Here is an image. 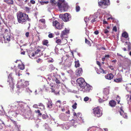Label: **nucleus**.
Returning a JSON list of instances; mask_svg holds the SVG:
<instances>
[{
	"label": "nucleus",
	"instance_id": "nucleus-1",
	"mask_svg": "<svg viewBox=\"0 0 131 131\" xmlns=\"http://www.w3.org/2000/svg\"><path fill=\"white\" fill-rule=\"evenodd\" d=\"M17 17L18 22L21 24H25L27 21H30V19L28 15L25 13L18 12L17 13Z\"/></svg>",
	"mask_w": 131,
	"mask_h": 131
},
{
	"label": "nucleus",
	"instance_id": "nucleus-2",
	"mask_svg": "<svg viewBox=\"0 0 131 131\" xmlns=\"http://www.w3.org/2000/svg\"><path fill=\"white\" fill-rule=\"evenodd\" d=\"M57 5L59 9L63 10L64 11L67 10L68 7L64 0H58Z\"/></svg>",
	"mask_w": 131,
	"mask_h": 131
},
{
	"label": "nucleus",
	"instance_id": "nucleus-3",
	"mask_svg": "<svg viewBox=\"0 0 131 131\" xmlns=\"http://www.w3.org/2000/svg\"><path fill=\"white\" fill-rule=\"evenodd\" d=\"M98 4L99 6L104 8L110 4L109 0H98Z\"/></svg>",
	"mask_w": 131,
	"mask_h": 131
},
{
	"label": "nucleus",
	"instance_id": "nucleus-4",
	"mask_svg": "<svg viewBox=\"0 0 131 131\" xmlns=\"http://www.w3.org/2000/svg\"><path fill=\"white\" fill-rule=\"evenodd\" d=\"M59 17L61 18L65 22L69 21L71 19V16L70 14L68 13L60 14L59 15Z\"/></svg>",
	"mask_w": 131,
	"mask_h": 131
},
{
	"label": "nucleus",
	"instance_id": "nucleus-5",
	"mask_svg": "<svg viewBox=\"0 0 131 131\" xmlns=\"http://www.w3.org/2000/svg\"><path fill=\"white\" fill-rule=\"evenodd\" d=\"M93 113L95 116L99 117L102 115V112L99 107L94 108L93 109Z\"/></svg>",
	"mask_w": 131,
	"mask_h": 131
},
{
	"label": "nucleus",
	"instance_id": "nucleus-6",
	"mask_svg": "<svg viewBox=\"0 0 131 131\" xmlns=\"http://www.w3.org/2000/svg\"><path fill=\"white\" fill-rule=\"evenodd\" d=\"M81 88H82V91L85 93H88L90 92V91L92 89V86L87 83L85 85H83V87H82Z\"/></svg>",
	"mask_w": 131,
	"mask_h": 131
},
{
	"label": "nucleus",
	"instance_id": "nucleus-7",
	"mask_svg": "<svg viewBox=\"0 0 131 131\" xmlns=\"http://www.w3.org/2000/svg\"><path fill=\"white\" fill-rule=\"evenodd\" d=\"M53 26L56 29L58 30H61L63 26V24H61L57 20H55L53 22Z\"/></svg>",
	"mask_w": 131,
	"mask_h": 131
},
{
	"label": "nucleus",
	"instance_id": "nucleus-8",
	"mask_svg": "<svg viewBox=\"0 0 131 131\" xmlns=\"http://www.w3.org/2000/svg\"><path fill=\"white\" fill-rule=\"evenodd\" d=\"M77 82L81 88L83 87V85H85L86 83L84 79L83 78H80L78 79L77 80Z\"/></svg>",
	"mask_w": 131,
	"mask_h": 131
},
{
	"label": "nucleus",
	"instance_id": "nucleus-9",
	"mask_svg": "<svg viewBox=\"0 0 131 131\" xmlns=\"http://www.w3.org/2000/svg\"><path fill=\"white\" fill-rule=\"evenodd\" d=\"M69 30L66 28L62 32L61 34L60 37L62 39L63 38V37L64 36L66 35L67 34L69 33Z\"/></svg>",
	"mask_w": 131,
	"mask_h": 131
},
{
	"label": "nucleus",
	"instance_id": "nucleus-10",
	"mask_svg": "<svg viewBox=\"0 0 131 131\" xmlns=\"http://www.w3.org/2000/svg\"><path fill=\"white\" fill-rule=\"evenodd\" d=\"M97 17L95 15H90L89 18L90 20L91 23H93L97 20Z\"/></svg>",
	"mask_w": 131,
	"mask_h": 131
},
{
	"label": "nucleus",
	"instance_id": "nucleus-11",
	"mask_svg": "<svg viewBox=\"0 0 131 131\" xmlns=\"http://www.w3.org/2000/svg\"><path fill=\"white\" fill-rule=\"evenodd\" d=\"M96 63L100 67V70L101 73L103 74H106L107 72L106 71L104 70L101 68L100 63L99 61H96Z\"/></svg>",
	"mask_w": 131,
	"mask_h": 131
},
{
	"label": "nucleus",
	"instance_id": "nucleus-12",
	"mask_svg": "<svg viewBox=\"0 0 131 131\" xmlns=\"http://www.w3.org/2000/svg\"><path fill=\"white\" fill-rule=\"evenodd\" d=\"M119 112L121 115L123 117L125 118H127V114L125 113L122 109L121 108L120 109V110L119 111Z\"/></svg>",
	"mask_w": 131,
	"mask_h": 131
},
{
	"label": "nucleus",
	"instance_id": "nucleus-13",
	"mask_svg": "<svg viewBox=\"0 0 131 131\" xmlns=\"http://www.w3.org/2000/svg\"><path fill=\"white\" fill-rule=\"evenodd\" d=\"M113 77V75L111 73L108 74L105 76V77L106 79L109 80H111L112 79Z\"/></svg>",
	"mask_w": 131,
	"mask_h": 131
},
{
	"label": "nucleus",
	"instance_id": "nucleus-14",
	"mask_svg": "<svg viewBox=\"0 0 131 131\" xmlns=\"http://www.w3.org/2000/svg\"><path fill=\"white\" fill-rule=\"evenodd\" d=\"M109 104L111 107H114L116 105V103L114 100H112L110 101L109 102Z\"/></svg>",
	"mask_w": 131,
	"mask_h": 131
},
{
	"label": "nucleus",
	"instance_id": "nucleus-15",
	"mask_svg": "<svg viewBox=\"0 0 131 131\" xmlns=\"http://www.w3.org/2000/svg\"><path fill=\"white\" fill-rule=\"evenodd\" d=\"M82 70L81 68H79L76 72V74L78 76H80L82 74Z\"/></svg>",
	"mask_w": 131,
	"mask_h": 131
},
{
	"label": "nucleus",
	"instance_id": "nucleus-16",
	"mask_svg": "<svg viewBox=\"0 0 131 131\" xmlns=\"http://www.w3.org/2000/svg\"><path fill=\"white\" fill-rule=\"evenodd\" d=\"M109 89L108 88H104L103 90V92L106 95H108L109 93Z\"/></svg>",
	"mask_w": 131,
	"mask_h": 131
},
{
	"label": "nucleus",
	"instance_id": "nucleus-17",
	"mask_svg": "<svg viewBox=\"0 0 131 131\" xmlns=\"http://www.w3.org/2000/svg\"><path fill=\"white\" fill-rule=\"evenodd\" d=\"M74 62L75 63V67L77 68L80 66V64L78 60H76L75 59Z\"/></svg>",
	"mask_w": 131,
	"mask_h": 131
},
{
	"label": "nucleus",
	"instance_id": "nucleus-18",
	"mask_svg": "<svg viewBox=\"0 0 131 131\" xmlns=\"http://www.w3.org/2000/svg\"><path fill=\"white\" fill-rule=\"evenodd\" d=\"M47 107L49 108L52 107V105L51 101H49L47 103Z\"/></svg>",
	"mask_w": 131,
	"mask_h": 131
},
{
	"label": "nucleus",
	"instance_id": "nucleus-19",
	"mask_svg": "<svg viewBox=\"0 0 131 131\" xmlns=\"http://www.w3.org/2000/svg\"><path fill=\"white\" fill-rule=\"evenodd\" d=\"M42 43L43 45L48 46V44L49 43V41L47 40H44L42 41Z\"/></svg>",
	"mask_w": 131,
	"mask_h": 131
},
{
	"label": "nucleus",
	"instance_id": "nucleus-20",
	"mask_svg": "<svg viewBox=\"0 0 131 131\" xmlns=\"http://www.w3.org/2000/svg\"><path fill=\"white\" fill-rule=\"evenodd\" d=\"M125 44L128 45V50H131V43L129 42H125Z\"/></svg>",
	"mask_w": 131,
	"mask_h": 131
},
{
	"label": "nucleus",
	"instance_id": "nucleus-21",
	"mask_svg": "<svg viewBox=\"0 0 131 131\" xmlns=\"http://www.w3.org/2000/svg\"><path fill=\"white\" fill-rule=\"evenodd\" d=\"M4 2L9 4H12L13 3V0H4Z\"/></svg>",
	"mask_w": 131,
	"mask_h": 131
},
{
	"label": "nucleus",
	"instance_id": "nucleus-22",
	"mask_svg": "<svg viewBox=\"0 0 131 131\" xmlns=\"http://www.w3.org/2000/svg\"><path fill=\"white\" fill-rule=\"evenodd\" d=\"M5 37L3 35L0 34V42L1 41L2 43L4 40H5Z\"/></svg>",
	"mask_w": 131,
	"mask_h": 131
},
{
	"label": "nucleus",
	"instance_id": "nucleus-23",
	"mask_svg": "<svg viewBox=\"0 0 131 131\" xmlns=\"http://www.w3.org/2000/svg\"><path fill=\"white\" fill-rule=\"evenodd\" d=\"M122 78L116 79L114 80V81L117 83H120L122 82Z\"/></svg>",
	"mask_w": 131,
	"mask_h": 131
},
{
	"label": "nucleus",
	"instance_id": "nucleus-24",
	"mask_svg": "<svg viewBox=\"0 0 131 131\" xmlns=\"http://www.w3.org/2000/svg\"><path fill=\"white\" fill-rule=\"evenodd\" d=\"M122 36L125 38H127L128 36V34L126 32H124L122 33Z\"/></svg>",
	"mask_w": 131,
	"mask_h": 131
},
{
	"label": "nucleus",
	"instance_id": "nucleus-25",
	"mask_svg": "<svg viewBox=\"0 0 131 131\" xmlns=\"http://www.w3.org/2000/svg\"><path fill=\"white\" fill-rule=\"evenodd\" d=\"M82 114L80 113H78L77 114V117L79 120H81L82 119Z\"/></svg>",
	"mask_w": 131,
	"mask_h": 131
},
{
	"label": "nucleus",
	"instance_id": "nucleus-26",
	"mask_svg": "<svg viewBox=\"0 0 131 131\" xmlns=\"http://www.w3.org/2000/svg\"><path fill=\"white\" fill-rule=\"evenodd\" d=\"M18 67L21 70H23L25 69L24 65L23 64H19Z\"/></svg>",
	"mask_w": 131,
	"mask_h": 131
},
{
	"label": "nucleus",
	"instance_id": "nucleus-27",
	"mask_svg": "<svg viewBox=\"0 0 131 131\" xmlns=\"http://www.w3.org/2000/svg\"><path fill=\"white\" fill-rule=\"evenodd\" d=\"M57 40L56 41V42L59 45L61 43L62 41L61 39H58V37H56Z\"/></svg>",
	"mask_w": 131,
	"mask_h": 131
},
{
	"label": "nucleus",
	"instance_id": "nucleus-28",
	"mask_svg": "<svg viewBox=\"0 0 131 131\" xmlns=\"http://www.w3.org/2000/svg\"><path fill=\"white\" fill-rule=\"evenodd\" d=\"M38 106L41 107L40 108L41 110H42L45 109V106L43 105V104L42 103H39L38 104Z\"/></svg>",
	"mask_w": 131,
	"mask_h": 131
},
{
	"label": "nucleus",
	"instance_id": "nucleus-29",
	"mask_svg": "<svg viewBox=\"0 0 131 131\" xmlns=\"http://www.w3.org/2000/svg\"><path fill=\"white\" fill-rule=\"evenodd\" d=\"M85 43H86L89 46H91V43L90 41L88 40L86 38L85 39Z\"/></svg>",
	"mask_w": 131,
	"mask_h": 131
},
{
	"label": "nucleus",
	"instance_id": "nucleus-30",
	"mask_svg": "<svg viewBox=\"0 0 131 131\" xmlns=\"http://www.w3.org/2000/svg\"><path fill=\"white\" fill-rule=\"evenodd\" d=\"M5 37V40H4V42H6L5 41L6 40H7V41H10V36L9 35H7L6 37Z\"/></svg>",
	"mask_w": 131,
	"mask_h": 131
},
{
	"label": "nucleus",
	"instance_id": "nucleus-31",
	"mask_svg": "<svg viewBox=\"0 0 131 131\" xmlns=\"http://www.w3.org/2000/svg\"><path fill=\"white\" fill-rule=\"evenodd\" d=\"M80 7L78 5H76L75 7V10L76 12H78L80 10Z\"/></svg>",
	"mask_w": 131,
	"mask_h": 131
},
{
	"label": "nucleus",
	"instance_id": "nucleus-32",
	"mask_svg": "<svg viewBox=\"0 0 131 131\" xmlns=\"http://www.w3.org/2000/svg\"><path fill=\"white\" fill-rule=\"evenodd\" d=\"M116 100L118 102V104L119 103L120 101V97L118 95L117 96L116 98Z\"/></svg>",
	"mask_w": 131,
	"mask_h": 131
},
{
	"label": "nucleus",
	"instance_id": "nucleus-33",
	"mask_svg": "<svg viewBox=\"0 0 131 131\" xmlns=\"http://www.w3.org/2000/svg\"><path fill=\"white\" fill-rule=\"evenodd\" d=\"M125 63H126V62H127V65L129 66V65L130 64L131 61H130L128 59H126L125 61Z\"/></svg>",
	"mask_w": 131,
	"mask_h": 131
},
{
	"label": "nucleus",
	"instance_id": "nucleus-34",
	"mask_svg": "<svg viewBox=\"0 0 131 131\" xmlns=\"http://www.w3.org/2000/svg\"><path fill=\"white\" fill-rule=\"evenodd\" d=\"M35 112L36 113H37L38 114V115L39 116H40L42 115V114L40 113V111L39 110H35Z\"/></svg>",
	"mask_w": 131,
	"mask_h": 131
},
{
	"label": "nucleus",
	"instance_id": "nucleus-35",
	"mask_svg": "<svg viewBox=\"0 0 131 131\" xmlns=\"http://www.w3.org/2000/svg\"><path fill=\"white\" fill-rule=\"evenodd\" d=\"M54 81L57 84H60L61 83L59 80L57 78H56L55 79H54Z\"/></svg>",
	"mask_w": 131,
	"mask_h": 131
},
{
	"label": "nucleus",
	"instance_id": "nucleus-36",
	"mask_svg": "<svg viewBox=\"0 0 131 131\" xmlns=\"http://www.w3.org/2000/svg\"><path fill=\"white\" fill-rule=\"evenodd\" d=\"M54 35L53 34L50 33L48 35V37L50 38H52L54 37Z\"/></svg>",
	"mask_w": 131,
	"mask_h": 131
},
{
	"label": "nucleus",
	"instance_id": "nucleus-37",
	"mask_svg": "<svg viewBox=\"0 0 131 131\" xmlns=\"http://www.w3.org/2000/svg\"><path fill=\"white\" fill-rule=\"evenodd\" d=\"M77 103L76 102H75L74 104H73L72 106V108L74 109H76L77 108Z\"/></svg>",
	"mask_w": 131,
	"mask_h": 131
},
{
	"label": "nucleus",
	"instance_id": "nucleus-38",
	"mask_svg": "<svg viewBox=\"0 0 131 131\" xmlns=\"http://www.w3.org/2000/svg\"><path fill=\"white\" fill-rule=\"evenodd\" d=\"M49 68L52 70H53L55 69V68L53 65L51 64L49 65Z\"/></svg>",
	"mask_w": 131,
	"mask_h": 131
},
{
	"label": "nucleus",
	"instance_id": "nucleus-39",
	"mask_svg": "<svg viewBox=\"0 0 131 131\" xmlns=\"http://www.w3.org/2000/svg\"><path fill=\"white\" fill-rule=\"evenodd\" d=\"M90 18H87V17H85L84 18V20L85 22H87L89 20Z\"/></svg>",
	"mask_w": 131,
	"mask_h": 131
},
{
	"label": "nucleus",
	"instance_id": "nucleus-40",
	"mask_svg": "<svg viewBox=\"0 0 131 131\" xmlns=\"http://www.w3.org/2000/svg\"><path fill=\"white\" fill-rule=\"evenodd\" d=\"M40 21L41 23H45V19L42 18L40 20Z\"/></svg>",
	"mask_w": 131,
	"mask_h": 131
},
{
	"label": "nucleus",
	"instance_id": "nucleus-41",
	"mask_svg": "<svg viewBox=\"0 0 131 131\" xmlns=\"http://www.w3.org/2000/svg\"><path fill=\"white\" fill-rule=\"evenodd\" d=\"M89 100V98L88 97H86L84 98V100L85 101H87Z\"/></svg>",
	"mask_w": 131,
	"mask_h": 131
},
{
	"label": "nucleus",
	"instance_id": "nucleus-42",
	"mask_svg": "<svg viewBox=\"0 0 131 131\" xmlns=\"http://www.w3.org/2000/svg\"><path fill=\"white\" fill-rule=\"evenodd\" d=\"M40 49H37V50H36V51L35 52V54H38V52H40Z\"/></svg>",
	"mask_w": 131,
	"mask_h": 131
},
{
	"label": "nucleus",
	"instance_id": "nucleus-43",
	"mask_svg": "<svg viewBox=\"0 0 131 131\" xmlns=\"http://www.w3.org/2000/svg\"><path fill=\"white\" fill-rule=\"evenodd\" d=\"M58 103L59 104V107H60V105L61 104V102L60 100H58V101H57L56 103V104H57Z\"/></svg>",
	"mask_w": 131,
	"mask_h": 131
},
{
	"label": "nucleus",
	"instance_id": "nucleus-44",
	"mask_svg": "<svg viewBox=\"0 0 131 131\" xmlns=\"http://www.w3.org/2000/svg\"><path fill=\"white\" fill-rule=\"evenodd\" d=\"M39 90H36L35 91V93L36 95H37V94H39Z\"/></svg>",
	"mask_w": 131,
	"mask_h": 131
},
{
	"label": "nucleus",
	"instance_id": "nucleus-45",
	"mask_svg": "<svg viewBox=\"0 0 131 131\" xmlns=\"http://www.w3.org/2000/svg\"><path fill=\"white\" fill-rule=\"evenodd\" d=\"M113 30L116 32L117 31L116 27V26H114L113 29Z\"/></svg>",
	"mask_w": 131,
	"mask_h": 131
},
{
	"label": "nucleus",
	"instance_id": "nucleus-46",
	"mask_svg": "<svg viewBox=\"0 0 131 131\" xmlns=\"http://www.w3.org/2000/svg\"><path fill=\"white\" fill-rule=\"evenodd\" d=\"M30 3L32 4H34L35 3V2L33 0H31L30 1Z\"/></svg>",
	"mask_w": 131,
	"mask_h": 131
},
{
	"label": "nucleus",
	"instance_id": "nucleus-47",
	"mask_svg": "<svg viewBox=\"0 0 131 131\" xmlns=\"http://www.w3.org/2000/svg\"><path fill=\"white\" fill-rule=\"evenodd\" d=\"M108 67L111 70H114V68L113 66H109Z\"/></svg>",
	"mask_w": 131,
	"mask_h": 131
},
{
	"label": "nucleus",
	"instance_id": "nucleus-48",
	"mask_svg": "<svg viewBox=\"0 0 131 131\" xmlns=\"http://www.w3.org/2000/svg\"><path fill=\"white\" fill-rule=\"evenodd\" d=\"M104 32L105 34H107L109 32V31L108 30L105 29L104 30Z\"/></svg>",
	"mask_w": 131,
	"mask_h": 131
},
{
	"label": "nucleus",
	"instance_id": "nucleus-49",
	"mask_svg": "<svg viewBox=\"0 0 131 131\" xmlns=\"http://www.w3.org/2000/svg\"><path fill=\"white\" fill-rule=\"evenodd\" d=\"M12 122L14 124L15 126H17L16 122L15 121H13Z\"/></svg>",
	"mask_w": 131,
	"mask_h": 131
},
{
	"label": "nucleus",
	"instance_id": "nucleus-50",
	"mask_svg": "<svg viewBox=\"0 0 131 131\" xmlns=\"http://www.w3.org/2000/svg\"><path fill=\"white\" fill-rule=\"evenodd\" d=\"M29 0H22V1L24 2L25 4L27 3V2H28Z\"/></svg>",
	"mask_w": 131,
	"mask_h": 131
},
{
	"label": "nucleus",
	"instance_id": "nucleus-51",
	"mask_svg": "<svg viewBox=\"0 0 131 131\" xmlns=\"http://www.w3.org/2000/svg\"><path fill=\"white\" fill-rule=\"evenodd\" d=\"M47 79L49 80L50 81L51 79V77L50 76H49V75L47 76Z\"/></svg>",
	"mask_w": 131,
	"mask_h": 131
},
{
	"label": "nucleus",
	"instance_id": "nucleus-52",
	"mask_svg": "<svg viewBox=\"0 0 131 131\" xmlns=\"http://www.w3.org/2000/svg\"><path fill=\"white\" fill-rule=\"evenodd\" d=\"M25 85L26 86L29 85V83L28 81H25Z\"/></svg>",
	"mask_w": 131,
	"mask_h": 131
},
{
	"label": "nucleus",
	"instance_id": "nucleus-53",
	"mask_svg": "<svg viewBox=\"0 0 131 131\" xmlns=\"http://www.w3.org/2000/svg\"><path fill=\"white\" fill-rule=\"evenodd\" d=\"M42 117L43 119H46V118H47V117L46 115L43 114V115H42Z\"/></svg>",
	"mask_w": 131,
	"mask_h": 131
},
{
	"label": "nucleus",
	"instance_id": "nucleus-54",
	"mask_svg": "<svg viewBox=\"0 0 131 131\" xmlns=\"http://www.w3.org/2000/svg\"><path fill=\"white\" fill-rule=\"evenodd\" d=\"M18 2H19L20 3V4L21 5H22L23 4V2L22 1V0L21 1V0H16Z\"/></svg>",
	"mask_w": 131,
	"mask_h": 131
},
{
	"label": "nucleus",
	"instance_id": "nucleus-55",
	"mask_svg": "<svg viewBox=\"0 0 131 131\" xmlns=\"http://www.w3.org/2000/svg\"><path fill=\"white\" fill-rule=\"evenodd\" d=\"M29 32H26L25 34V35H26V36L27 37H29Z\"/></svg>",
	"mask_w": 131,
	"mask_h": 131
},
{
	"label": "nucleus",
	"instance_id": "nucleus-56",
	"mask_svg": "<svg viewBox=\"0 0 131 131\" xmlns=\"http://www.w3.org/2000/svg\"><path fill=\"white\" fill-rule=\"evenodd\" d=\"M99 33V32L97 30L96 31H94V34H95V35H97Z\"/></svg>",
	"mask_w": 131,
	"mask_h": 131
},
{
	"label": "nucleus",
	"instance_id": "nucleus-57",
	"mask_svg": "<svg viewBox=\"0 0 131 131\" xmlns=\"http://www.w3.org/2000/svg\"><path fill=\"white\" fill-rule=\"evenodd\" d=\"M51 89L52 92L55 93V91L54 89L51 88Z\"/></svg>",
	"mask_w": 131,
	"mask_h": 131
},
{
	"label": "nucleus",
	"instance_id": "nucleus-58",
	"mask_svg": "<svg viewBox=\"0 0 131 131\" xmlns=\"http://www.w3.org/2000/svg\"><path fill=\"white\" fill-rule=\"evenodd\" d=\"M99 101L100 103H102L103 101L102 99H100L99 100Z\"/></svg>",
	"mask_w": 131,
	"mask_h": 131
},
{
	"label": "nucleus",
	"instance_id": "nucleus-59",
	"mask_svg": "<svg viewBox=\"0 0 131 131\" xmlns=\"http://www.w3.org/2000/svg\"><path fill=\"white\" fill-rule=\"evenodd\" d=\"M41 61V59L39 58L37 60V62L38 63H39Z\"/></svg>",
	"mask_w": 131,
	"mask_h": 131
},
{
	"label": "nucleus",
	"instance_id": "nucleus-60",
	"mask_svg": "<svg viewBox=\"0 0 131 131\" xmlns=\"http://www.w3.org/2000/svg\"><path fill=\"white\" fill-rule=\"evenodd\" d=\"M110 57V56L109 55H106L105 56V58H108Z\"/></svg>",
	"mask_w": 131,
	"mask_h": 131
},
{
	"label": "nucleus",
	"instance_id": "nucleus-61",
	"mask_svg": "<svg viewBox=\"0 0 131 131\" xmlns=\"http://www.w3.org/2000/svg\"><path fill=\"white\" fill-rule=\"evenodd\" d=\"M111 61L112 62H114V63H115L116 62V60H114Z\"/></svg>",
	"mask_w": 131,
	"mask_h": 131
},
{
	"label": "nucleus",
	"instance_id": "nucleus-62",
	"mask_svg": "<svg viewBox=\"0 0 131 131\" xmlns=\"http://www.w3.org/2000/svg\"><path fill=\"white\" fill-rule=\"evenodd\" d=\"M66 113H67V114H70V111L69 110H68L67 112H66Z\"/></svg>",
	"mask_w": 131,
	"mask_h": 131
},
{
	"label": "nucleus",
	"instance_id": "nucleus-63",
	"mask_svg": "<svg viewBox=\"0 0 131 131\" xmlns=\"http://www.w3.org/2000/svg\"><path fill=\"white\" fill-rule=\"evenodd\" d=\"M35 54H34V53H32L31 55H30V56H31V57H34L35 56Z\"/></svg>",
	"mask_w": 131,
	"mask_h": 131
},
{
	"label": "nucleus",
	"instance_id": "nucleus-64",
	"mask_svg": "<svg viewBox=\"0 0 131 131\" xmlns=\"http://www.w3.org/2000/svg\"><path fill=\"white\" fill-rule=\"evenodd\" d=\"M101 59H102V61H104L105 59V57L102 58Z\"/></svg>",
	"mask_w": 131,
	"mask_h": 131
}]
</instances>
